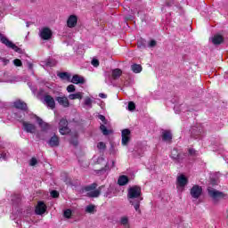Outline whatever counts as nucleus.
I'll return each instance as SVG.
<instances>
[{
    "label": "nucleus",
    "mask_w": 228,
    "mask_h": 228,
    "mask_svg": "<svg viewBox=\"0 0 228 228\" xmlns=\"http://www.w3.org/2000/svg\"><path fill=\"white\" fill-rule=\"evenodd\" d=\"M127 200L134 206L135 211L142 215V210L140 209V202L143 200V198H142V187L138 185L130 187L127 192Z\"/></svg>",
    "instance_id": "1"
},
{
    "label": "nucleus",
    "mask_w": 228,
    "mask_h": 228,
    "mask_svg": "<svg viewBox=\"0 0 228 228\" xmlns=\"http://www.w3.org/2000/svg\"><path fill=\"white\" fill-rule=\"evenodd\" d=\"M207 190H208V197L212 199L214 202H219L220 200L225 199V197H227V194L216 189H214L213 187H211V185H209Z\"/></svg>",
    "instance_id": "2"
},
{
    "label": "nucleus",
    "mask_w": 228,
    "mask_h": 228,
    "mask_svg": "<svg viewBox=\"0 0 228 228\" xmlns=\"http://www.w3.org/2000/svg\"><path fill=\"white\" fill-rule=\"evenodd\" d=\"M0 42L4 44V45H6V47H9L10 49H12L15 51V53H22V49L19 48V46H16L13 42L10 41L4 35L0 33Z\"/></svg>",
    "instance_id": "3"
},
{
    "label": "nucleus",
    "mask_w": 228,
    "mask_h": 228,
    "mask_svg": "<svg viewBox=\"0 0 228 228\" xmlns=\"http://www.w3.org/2000/svg\"><path fill=\"white\" fill-rule=\"evenodd\" d=\"M59 133L62 135L69 134L70 133V128H69V121L65 118H61L59 122Z\"/></svg>",
    "instance_id": "4"
},
{
    "label": "nucleus",
    "mask_w": 228,
    "mask_h": 228,
    "mask_svg": "<svg viewBox=\"0 0 228 228\" xmlns=\"http://www.w3.org/2000/svg\"><path fill=\"white\" fill-rule=\"evenodd\" d=\"M39 37L42 38V40H51V38H53V30L47 27H45L41 28Z\"/></svg>",
    "instance_id": "5"
},
{
    "label": "nucleus",
    "mask_w": 228,
    "mask_h": 228,
    "mask_svg": "<svg viewBox=\"0 0 228 228\" xmlns=\"http://www.w3.org/2000/svg\"><path fill=\"white\" fill-rule=\"evenodd\" d=\"M202 195V187L200 185H193L191 189V196L192 199H199Z\"/></svg>",
    "instance_id": "6"
},
{
    "label": "nucleus",
    "mask_w": 228,
    "mask_h": 228,
    "mask_svg": "<svg viewBox=\"0 0 228 228\" xmlns=\"http://www.w3.org/2000/svg\"><path fill=\"white\" fill-rule=\"evenodd\" d=\"M47 211V206L44 201H38L35 209L36 215H44Z\"/></svg>",
    "instance_id": "7"
},
{
    "label": "nucleus",
    "mask_w": 228,
    "mask_h": 228,
    "mask_svg": "<svg viewBox=\"0 0 228 228\" xmlns=\"http://www.w3.org/2000/svg\"><path fill=\"white\" fill-rule=\"evenodd\" d=\"M22 126L24 131H26V133H30L33 134L35 133V131H37V126H35L34 124L26 122V121H21Z\"/></svg>",
    "instance_id": "8"
},
{
    "label": "nucleus",
    "mask_w": 228,
    "mask_h": 228,
    "mask_svg": "<svg viewBox=\"0 0 228 228\" xmlns=\"http://www.w3.org/2000/svg\"><path fill=\"white\" fill-rule=\"evenodd\" d=\"M130 134H131V131L129 129L122 130L121 132L122 145H127L129 143V140H131V137H129Z\"/></svg>",
    "instance_id": "9"
},
{
    "label": "nucleus",
    "mask_w": 228,
    "mask_h": 228,
    "mask_svg": "<svg viewBox=\"0 0 228 228\" xmlns=\"http://www.w3.org/2000/svg\"><path fill=\"white\" fill-rule=\"evenodd\" d=\"M44 101L45 104L50 108L51 110H54L56 108V102H54V98L51 95H45Z\"/></svg>",
    "instance_id": "10"
},
{
    "label": "nucleus",
    "mask_w": 228,
    "mask_h": 228,
    "mask_svg": "<svg viewBox=\"0 0 228 228\" xmlns=\"http://www.w3.org/2000/svg\"><path fill=\"white\" fill-rule=\"evenodd\" d=\"M176 184L179 188H184L188 184V178L184 175H180L176 178Z\"/></svg>",
    "instance_id": "11"
},
{
    "label": "nucleus",
    "mask_w": 228,
    "mask_h": 228,
    "mask_svg": "<svg viewBox=\"0 0 228 228\" xmlns=\"http://www.w3.org/2000/svg\"><path fill=\"white\" fill-rule=\"evenodd\" d=\"M55 101H57L61 106H63V108H69V106H70V102H69V98H67V96H58L55 98Z\"/></svg>",
    "instance_id": "12"
},
{
    "label": "nucleus",
    "mask_w": 228,
    "mask_h": 228,
    "mask_svg": "<svg viewBox=\"0 0 228 228\" xmlns=\"http://www.w3.org/2000/svg\"><path fill=\"white\" fill-rule=\"evenodd\" d=\"M13 106L16 108V110H21V111H26L28 110V104L22 102V100L15 101L13 102Z\"/></svg>",
    "instance_id": "13"
},
{
    "label": "nucleus",
    "mask_w": 228,
    "mask_h": 228,
    "mask_svg": "<svg viewBox=\"0 0 228 228\" xmlns=\"http://www.w3.org/2000/svg\"><path fill=\"white\" fill-rule=\"evenodd\" d=\"M68 28H76L77 26V16L70 15L67 20Z\"/></svg>",
    "instance_id": "14"
},
{
    "label": "nucleus",
    "mask_w": 228,
    "mask_h": 228,
    "mask_svg": "<svg viewBox=\"0 0 228 228\" xmlns=\"http://www.w3.org/2000/svg\"><path fill=\"white\" fill-rule=\"evenodd\" d=\"M104 188H105V186L102 185L97 190L89 191L87 193V197H90L91 199L99 197V195H101V191H102V190H104Z\"/></svg>",
    "instance_id": "15"
},
{
    "label": "nucleus",
    "mask_w": 228,
    "mask_h": 228,
    "mask_svg": "<svg viewBox=\"0 0 228 228\" xmlns=\"http://www.w3.org/2000/svg\"><path fill=\"white\" fill-rule=\"evenodd\" d=\"M71 82L74 85H85L86 80L85 77H83L82 76L79 75H74L71 78Z\"/></svg>",
    "instance_id": "16"
},
{
    "label": "nucleus",
    "mask_w": 228,
    "mask_h": 228,
    "mask_svg": "<svg viewBox=\"0 0 228 228\" xmlns=\"http://www.w3.org/2000/svg\"><path fill=\"white\" fill-rule=\"evenodd\" d=\"M48 145L51 147H58L60 145V137L53 135L48 141Z\"/></svg>",
    "instance_id": "17"
},
{
    "label": "nucleus",
    "mask_w": 228,
    "mask_h": 228,
    "mask_svg": "<svg viewBox=\"0 0 228 228\" xmlns=\"http://www.w3.org/2000/svg\"><path fill=\"white\" fill-rule=\"evenodd\" d=\"M162 140L163 142H172V132H170L169 130H163Z\"/></svg>",
    "instance_id": "18"
},
{
    "label": "nucleus",
    "mask_w": 228,
    "mask_h": 228,
    "mask_svg": "<svg viewBox=\"0 0 228 228\" xmlns=\"http://www.w3.org/2000/svg\"><path fill=\"white\" fill-rule=\"evenodd\" d=\"M129 183V177L127 175H120L118 179V184L119 186H126V184H128Z\"/></svg>",
    "instance_id": "19"
},
{
    "label": "nucleus",
    "mask_w": 228,
    "mask_h": 228,
    "mask_svg": "<svg viewBox=\"0 0 228 228\" xmlns=\"http://www.w3.org/2000/svg\"><path fill=\"white\" fill-rule=\"evenodd\" d=\"M36 119H37L38 126H40V127H42L43 131H47V129H49V124L44 122V120L42 118L36 116Z\"/></svg>",
    "instance_id": "20"
},
{
    "label": "nucleus",
    "mask_w": 228,
    "mask_h": 228,
    "mask_svg": "<svg viewBox=\"0 0 228 228\" xmlns=\"http://www.w3.org/2000/svg\"><path fill=\"white\" fill-rule=\"evenodd\" d=\"M200 129L197 128V127H192L191 129V138H194L195 140H197L199 138V136H200Z\"/></svg>",
    "instance_id": "21"
},
{
    "label": "nucleus",
    "mask_w": 228,
    "mask_h": 228,
    "mask_svg": "<svg viewBox=\"0 0 228 228\" xmlns=\"http://www.w3.org/2000/svg\"><path fill=\"white\" fill-rule=\"evenodd\" d=\"M222 42H224V37H222L220 35H216L212 38V43L214 44V45H220V44H222Z\"/></svg>",
    "instance_id": "22"
},
{
    "label": "nucleus",
    "mask_w": 228,
    "mask_h": 228,
    "mask_svg": "<svg viewBox=\"0 0 228 228\" xmlns=\"http://www.w3.org/2000/svg\"><path fill=\"white\" fill-rule=\"evenodd\" d=\"M83 92H77L76 94H71L69 95V99H70V101H75V99H79V101H81V99H83Z\"/></svg>",
    "instance_id": "23"
},
{
    "label": "nucleus",
    "mask_w": 228,
    "mask_h": 228,
    "mask_svg": "<svg viewBox=\"0 0 228 228\" xmlns=\"http://www.w3.org/2000/svg\"><path fill=\"white\" fill-rule=\"evenodd\" d=\"M184 158H186V153L180 152L176 158L173 159V161L177 164L183 163V161H184Z\"/></svg>",
    "instance_id": "24"
},
{
    "label": "nucleus",
    "mask_w": 228,
    "mask_h": 228,
    "mask_svg": "<svg viewBox=\"0 0 228 228\" xmlns=\"http://www.w3.org/2000/svg\"><path fill=\"white\" fill-rule=\"evenodd\" d=\"M131 70L134 74H140V72H142V65H140V64H133L131 66Z\"/></svg>",
    "instance_id": "25"
},
{
    "label": "nucleus",
    "mask_w": 228,
    "mask_h": 228,
    "mask_svg": "<svg viewBox=\"0 0 228 228\" xmlns=\"http://www.w3.org/2000/svg\"><path fill=\"white\" fill-rule=\"evenodd\" d=\"M94 101L90 97H86L84 100V108L86 110H90L92 108V103Z\"/></svg>",
    "instance_id": "26"
},
{
    "label": "nucleus",
    "mask_w": 228,
    "mask_h": 228,
    "mask_svg": "<svg viewBox=\"0 0 228 228\" xmlns=\"http://www.w3.org/2000/svg\"><path fill=\"white\" fill-rule=\"evenodd\" d=\"M122 76V69H115L112 70V79H118Z\"/></svg>",
    "instance_id": "27"
},
{
    "label": "nucleus",
    "mask_w": 228,
    "mask_h": 228,
    "mask_svg": "<svg viewBox=\"0 0 228 228\" xmlns=\"http://www.w3.org/2000/svg\"><path fill=\"white\" fill-rule=\"evenodd\" d=\"M146 44H147V41L143 38H141L137 42V47H139V49H145Z\"/></svg>",
    "instance_id": "28"
},
{
    "label": "nucleus",
    "mask_w": 228,
    "mask_h": 228,
    "mask_svg": "<svg viewBox=\"0 0 228 228\" xmlns=\"http://www.w3.org/2000/svg\"><path fill=\"white\" fill-rule=\"evenodd\" d=\"M100 129H101L102 134H104V136H108V134H110V133H111V130H109L106 127V126H104V125H101Z\"/></svg>",
    "instance_id": "29"
},
{
    "label": "nucleus",
    "mask_w": 228,
    "mask_h": 228,
    "mask_svg": "<svg viewBox=\"0 0 228 228\" xmlns=\"http://www.w3.org/2000/svg\"><path fill=\"white\" fill-rule=\"evenodd\" d=\"M59 77H61V79H67V81L70 80V74L67 73V72H61L59 73Z\"/></svg>",
    "instance_id": "30"
},
{
    "label": "nucleus",
    "mask_w": 228,
    "mask_h": 228,
    "mask_svg": "<svg viewBox=\"0 0 228 228\" xmlns=\"http://www.w3.org/2000/svg\"><path fill=\"white\" fill-rule=\"evenodd\" d=\"M86 213H90L91 215H94V213H95V206L94 205H88L86 208Z\"/></svg>",
    "instance_id": "31"
},
{
    "label": "nucleus",
    "mask_w": 228,
    "mask_h": 228,
    "mask_svg": "<svg viewBox=\"0 0 228 228\" xmlns=\"http://www.w3.org/2000/svg\"><path fill=\"white\" fill-rule=\"evenodd\" d=\"M46 67H55L56 60L54 59H48L45 61Z\"/></svg>",
    "instance_id": "32"
},
{
    "label": "nucleus",
    "mask_w": 228,
    "mask_h": 228,
    "mask_svg": "<svg viewBox=\"0 0 228 228\" xmlns=\"http://www.w3.org/2000/svg\"><path fill=\"white\" fill-rule=\"evenodd\" d=\"M97 188V183H94L85 187L86 191H94Z\"/></svg>",
    "instance_id": "33"
},
{
    "label": "nucleus",
    "mask_w": 228,
    "mask_h": 228,
    "mask_svg": "<svg viewBox=\"0 0 228 228\" xmlns=\"http://www.w3.org/2000/svg\"><path fill=\"white\" fill-rule=\"evenodd\" d=\"M181 152H179V151H177V149L174 148L171 151V158L172 159H175V158H177V156L180 154Z\"/></svg>",
    "instance_id": "34"
},
{
    "label": "nucleus",
    "mask_w": 228,
    "mask_h": 228,
    "mask_svg": "<svg viewBox=\"0 0 228 228\" xmlns=\"http://www.w3.org/2000/svg\"><path fill=\"white\" fill-rule=\"evenodd\" d=\"M120 224H121V225H127V224H129V217L122 216L120 218Z\"/></svg>",
    "instance_id": "35"
},
{
    "label": "nucleus",
    "mask_w": 228,
    "mask_h": 228,
    "mask_svg": "<svg viewBox=\"0 0 228 228\" xmlns=\"http://www.w3.org/2000/svg\"><path fill=\"white\" fill-rule=\"evenodd\" d=\"M134 110H136V104H134V102H128V110L134 111Z\"/></svg>",
    "instance_id": "36"
},
{
    "label": "nucleus",
    "mask_w": 228,
    "mask_h": 228,
    "mask_svg": "<svg viewBox=\"0 0 228 228\" xmlns=\"http://www.w3.org/2000/svg\"><path fill=\"white\" fill-rule=\"evenodd\" d=\"M97 148L99 149V151H106V143H104L103 142H100L97 144Z\"/></svg>",
    "instance_id": "37"
},
{
    "label": "nucleus",
    "mask_w": 228,
    "mask_h": 228,
    "mask_svg": "<svg viewBox=\"0 0 228 228\" xmlns=\"http://www.w3.org/2000/svg\"><path fill=\"white\" fill-rule=\"evenodd\" d=\"M67 92H69V94H72V92H76V86L75 85H69L67 87Z\"/></svg>",
    "instance_id": "38"
},
{
    "label": "nucleus",
    "mask_w": 228,
    "mask_h": 228,
    "mask_svg": "<svg viewBox=\"0 0 228 228\" xmlns=\"http://www.w3.org/2000/svg\"><path fill=\"white\" fill-rule=\"evenodd\" d=\"M64 216L65 218H70V216H72V211L70 209H66L64 211Z\"/></svg>",
    "instance_id": "39"
},
{
    "label": "nucleus",
    "mask_w": 228,
    "mask_h": 228,
    "mask_svg": "<svg viewBox=\"0 0 228 228\" xmlns=\"http://www.w3.org/2000/svg\"><path fill=\"white\" fill-rule=\"evenodd\" d=\"M8 156H9V154H8L6 151H2V152L0 153V159H8Z\"/></svg>",
    "instance_id": "40"
},
{
    "label": "nucleus",
    "mask_w": 228,
    "mask_h": 228,
    "mask_svg": "<svg viewBox=\"0 0 228 228\" xmlns=\"http://www.w3.org/2000/svg\"><path fill=\"white\" fill-rule=\"evenodd\" d=\"M51 196H52L53 199H58V197H60V192H58V191H51Z\"/></svg>",
    "instance_id": "41"
},
{
    "label": "nucleus",
    "mask_w": 228,
    "mask_h": 228,
    "mask_svg": "<svg viewBox=\"0 0 228 228\" xmlns=\"http://www.w3.org/2000/svg\"><path fill=\"white\" fill-rule=\"evenodd\" d=\"M13 63H14V65H15L16 67H22V61H21L20 60H19V59H15V60L13 61Z\"/></svg>",
    "instance_id": "42"
},
{
    "label": "nucleus",
    "mask_w": 228,
    "mask_h": 228,
    "mask_svg": "<svg viewBox=\"0 0 228 228\" xmlns=\"http://www.w3.org/2000/svg\"><path fill=\"white\" fill-rule=\"evenodd\" d=\"M91 63L93 67H99V60L97 59H93Z\"/></svg>",
    "instance_id": "43"
},
{
    "label": "nucleus",
    "mask_w": 228,
    "mask_h": 228,
    "mask_svg": "<svg viewBox=\"0 0 228 228\" xmlns=\"http://www.w3.org/2000/svg\"><path fill=\"white\" fill-rule=\"evenodd\" d=\"M189 154H190V156H197V151H195V149H193V148H190Z\"/></svg>",
    "instance_id": "44"
},
{
    "label": "nucleus",
    "mask_w": 228,
    "mask_h": 228,
    "mask_svg": "<svg viewBox=\"0 0 228 228\" xmlns=\"http://www.w3.org/2000/svg\"><path fill=\"white\" fill-rule=\"evenodd\" d=\"M158 45V43L156 42V40H151L150 41L148 47H156V45Z\"/></svg>",
    "instance_id": "45"
},
{
    "label": "nucleus",
    "mask_w": 228,
    "mask_h": 228,
    "mask_svg": "<svg viewBox=\"0 0 228 228\" xmlns=\"http://www.w3.org/2000/svg\"><path fill=\"white\" fill-rule=\"evenodd\" d=\"M37 163H38V161L37 160L36 158H32L30 159V167H35V165H37Z\"/></svg>",
    "instance_id": "46"
},
{
    "label": "nucleus",
    "mask_w": 228,
    "mask_h": 228,
    "mask_svg": "<svg viewBox=\"0 0 228 228\" xmlns=\"http://www.w3.org/2000/svg\"><path fill=\"white\" fill-rule=\"evenodd\" d=\"M98 118H100L102 122H103V124H108V121L106 120V117H104L103 115H99Z\"/></svg>",
    "instance_id": "47"
},
{
    "label": "nucleus",
    "mask_w": 228,
    "mask_h": 228,
    "mask_svg": "<svg viewBox=\"0 0 228 228\" xmlns=\"http://www.w3.org/2000/svg\"><path fill=\"white\" fill-rule=\"evenodd\" d=\"M15 199L16 202H19L20 200V195H14L12 199V202H15Z\"/></svg>",
    "instance_id": "48"
},
{
    "label": "nucleus",
    "mask_w": 228,
    "mask_h": 228,
    "mask_svg": "<svg viewBox=\"0 0 228 228\" xmlns=\"http://www.w3.org/2000/svg\"><path fill=\"white\" fill-rule=\"evenodd\" d=\"M28 86L30 87V89L33 92V94H37V86H31L30 83H28Z\"/></svg>",
    "instance_id": "49"
},
{
    "label": "nucleus",
    "mask_w": 228,
    "mask_h": 228,
    "mask_svg": "<svg viewBox=\"0 0 228 228\" xmlns=\"http://www.w3.org/2000/svg\"><path fill=\"white\" fill-rule=\"evenodd\" d=\"M70 143L74 145V147H77V140H72L70 141Z\"/></svg>",
    "instance_id": "50"
},
{
    "label": "nucleus",
    "mask_w": 228,
    "mask_h": 228,
    "mask_svg": "<svg viewBox=\"0 0 228 228\" xmlns=\"http://www.w3.org/2000/svg\"><path fill=\"white\" fill-rule=\"evenodd\" d=\"M99 97H101V99H106V97H108V95H106L105 94H99Z\"/></svg>",
    "instance_id": "51"
},
{
    "label": "nucleus",
    "mask_w": 228,
    "mask_h": 228,
    "mask_svg": "<svg viewBox=\"0 0 228 228\" xmlns=\"http://www.w3.org/2000/svg\"><path fill=\"white\" fill-rule=\"evenodd\" d=\"M28 69L31 70V69H33V64L31 62H28Z\"/></svg>",
    "instance_id": "52"
},
{
    "label": "nucleus",
    "mask_w": 228,
    "mask_h": 228,
    "mask_svg": "<svg viewBox=\"0 0 228 228\" xmlns=\"http://www.w3.org/2000/svg\"><path fill=\"white\" fill-rule=\"evenodd\" d=\"M3 61H4V63H9L10 62V61L6 60V59H3Z\"/></svg>",
    "instance_id": "53"
},
{
    "label": "nucleus",
    "mask_w": 228,
    "mask_h": 228,
    "mask_svg": "<svg viewBox=\"0 0 228 228\" xmlns=\"http://www.w3.org/2000/svg\"><path fill=\"white\" fill-rule=\"evenodd\" d=\"M210 184H212V186L216 184V181L213 180Z\"/></svg>",
    "instance_id": "54"
},
{
    "label": "nucleus",
    "mask_w": 228,
    "mask_h": 228,
    "mask_svg": "<svg viewBox=\"0 0 228 228\" xmlns=\"http://www.w3.org/2000/svg\"><path fill=\"white\" fill-rule=\"evenodd\" d=\"M37 0H31L32 3H35Z\"/></svg>",
    "instance_id": "55"
},
{
    "label": "nucleus",
    "mask_w": 228,
    "mask_h": 228,
    "mask_svg": "<svg viewBox=\"0 0 228 228\" xmlns=\"http://www.w3.org/2000/svg\"><path fill=\"white\" fill-rule=\"evenodd\" d=\"M27 28H29V24L28 23H27Z\"/></svg>",
    "instance_id": "56"
},
{
    "label": "nucleus",
    "mask_w": 228,
    "mask_h": 228,
    "mask_svg": "<svg viewBox=\"0 0 228 228\" xmlns=\"http://www.w3.org/2000/svg\"><path fill=\"white\" fill-rule=\"evenodd\" d=\"M112 164L115 165V161H112Z\"/></svg>",
    "instance_id": "57"
}]
</instances>
